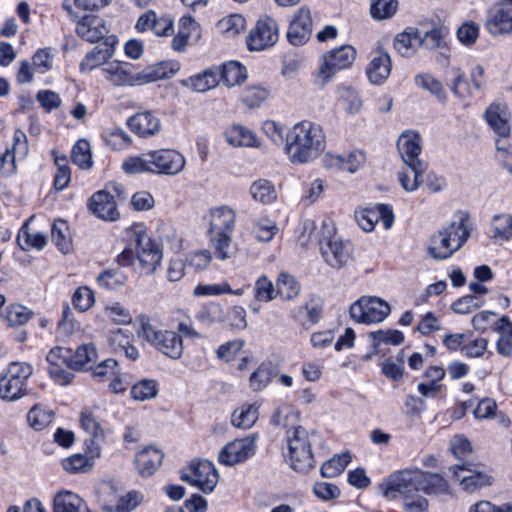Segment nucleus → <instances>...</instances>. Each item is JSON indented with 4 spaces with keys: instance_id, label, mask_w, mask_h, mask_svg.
<instances>
[{
    "instance_id": "nucleus-1",
    "label": "nucleus",
    "mask_w": 512,
    "mask_h": 512,
    "mask_svg": "<svg viewBox=\"0 0 512 512\" xmlns=\"http://www.w3.org/2000/svg\"><path fill=\"white\" fill-rule=\"evenodd\" d=\"M418 491H422L426 495L447 494L449 493V484L438 473L423 471L419 468H409L391 475L383 494L385 497L392 499L396 498L397 495L410 498Z\"/></svg>"
},
{
    "instance_id": "nucleus-2",
    "label": "nucleus",
    "mask_w": 512,
    "mask_h": 512,
    "mask_svg": "<svg viewBox=\"0 0 512 512\" xmlns=\"http://www.w3.org/2000/svg\"><path fill=\"white\" fill-rule=\"evenodd\" d=\"M284 149L293 164L311 162L325 149V134L319 125L299 122L287 131Z\"/></svg>"
},
{
    "instance_id": "nucleus-3",
    "label": "nucleus",
    "mask_w": 512,
    "mask_h": 512,
    "mask_svg": "<svg viewBox=\"0 0 512 512\" xmlns=\"http://www.w3.org/2000/svg\"><path fill=\"white\" fill-rule=\"evenodd\" d=\"M208 218L207 234L215 257L221 261L229 259L231 257L232 234L236 222L235 210L227 205L213 207L209 210Z\"/></svg>"
},
{
    "instance_id": "nucleus-4",
    "label": "nucleus",
    "mask_w": 512,
    "mask_h": 512,
    "mask_svg": "<svg viewBox=\"0 0 512 512\" xmlns=\"http://www.w3.org/2000/svg\"><path fill=\"white\" fill-rule=\"evenodd\" d=\"M467 220L468 217L463 215L459 222L453 221L431 235L427 250L433 259L445 260L463 247L470 235Z\"/></svg>"
},
{
    "instance_id": "nucleus-5",
    "label": "nucleus",
    "mask_w": 512,
    "mask_h": 512,
    "mask_svg": "<svg viewBox=\"0 0 512 512\" xmlns=\"http://www.w3.org/2000/svg\"><path fill=\"white\" fill-rule=\"evenodd\" d=\"M288 461L290 467L301 473H308L315 467L312 441L309 432L297 426L287 430Z\"/></svg>"
},
{
    "instance_id": "nucleus-6",
    "label": "nucleus",
    "mask_w": 512,
    "mask_h": 512,
    "mask_svg": "<svg viewBox=\"0 0 512 512\" xmlns=\"http://www.w3.org/2000/svg\"><path fill=\"white\" fill-rule=\"evenodd\" d=\"M139 321L141 324L140 335L148 343L171 359H179L181 357L183 343L181 337L176 332L157 329L145 315L140 316Z\"/></svg>"
},
{
    "instance_id": "nucleus-7",
    "label": "nucleus",
    "mask_w": 512,
    "mask_h": 512,
    "mask_svg": "<svg viewBox=\"0 0 512 512\" xmlns=\"http://www.w3.org/2000/svg\"><path fill=\"white\" fill-rule=\"evenodd\" d=\"M126 197L124 187L117 182H111L104 190L92 195L88 207L98 218L105 221H115L120 216L117 203L118 201H124Z\"/></svg>"
},
{
    "instance_id": "nucleus-8",
    "label": "nucleus",
    "mask_w": 512,
    "mask_h": 512,
    "mask_svg": "<svg viewBox=\"0 0 512 512\" xmlns=\"http://www.w3.org/2000/svg\"><path fill=\"white\" fill-rule=\"evenodd\" d=\"M33 367L25 362H12L0 377V397L6 401L21 399L27 394V380Z\"/></svg>"
},
{
    "instance_id": "nucleus-9",
    "label": "nucleus",
    "mask_w": 512,
    "mask_h": 512,
    "mask_svg": "<svg viewBox=\"0 0 512 512\" xmlns=\"http://www.w3.org/2000/svg\"><path fill=\"white\" fill-rule=\"evenodd\" d=\"M389 313V304L374 296L361 297L349 309V314L355 322L368 325L382 322Z\"/></svg>"
},
{
    "instance_id": "nucleus-10",
    "label": "nucleus",
    "mask_w": 512,
    "mask_h": 512,
    "mask_svg": "<svg viewBox=\"0 0 512 512\" xmlns=\"http://www.w3.org/2000/svg\"><path fill=\"white\" fill-rule=\"evenodd\" d=\"M218 472L208 460H193L181 472V480L198 487L204 493H210L218 483Z\"/></svg>"
},
{
    "instance_id": "nucleus-11",
    "label": "nucleus",
    "mask_w": 512,
    "mask_h": 512,
    "mask_svg": "<svg viewBox=\"0 0 512 512\" xmlns=\"http://www.w3.org/2000/svg\"><path fill=\"white\" fill-rule=\"evenodd\" d=\"M356 50L351 45H342L322 56L319 77L326 84L337 72L349 68L356 59Z\"/></svg>"
},
{
    "instance_id": "nucleus-12",
    "label": "nucleus",
    "mask_w": 512,
    "mask_h": 512,
    "mask_svg": "<svg viewBox=\"0 0 512 512\" xmlns=\"http://www.w3.org/2000/svg\"><path fill=\"white\" fill-rule=\"evenodd\" d=\"M321 255L327 265L335 269L346 267L352 261V245L334 235L319 241Z\"/></svg>"
},
{
    "instance_id": "nucleus-13",
    "label": "nucleus",
    "mask_w": 512,
    "mask_h": 512,
    "mask_svg": "<svg viewBox=\"0 0 512 512\" xmlns=\"http://www.w3.org/2000/svg\"><path fill=\"white\" fill-rule=\"evenodd\" d=\"M151 173L177 175L185 167V157L173 149L149 151Z\"/></svg>"
},
{
    "instance_id": "nucleus-14",
    "label": "nucleus",
    "mask_w": 512,
    "mask_h": 512,
    "mask_svg": "<svg viewBox=\"0 0 512 512\" xmlns=\"http://www.w3.org/2000/svg\"><path fill=\"white\" fill-rule=\"evenodd\" d=\"M80 427L87 434L84 440L86 453L90 454L91 458L100 457L102 444L105 441V432L91 410L85 409L81 412Z\"/></svg>"
},
{
    "instance_id": "nucleus-15",
    "label": "nucleus",
    "mask_w": 512,
    "mask_h": 512,
    "mask_svg": "<svg viewBox=\"0 0 512 512\" xmlns=\"http://www.w3.org/2000/svg\"><path fill=\"white\" fill-rule=\"evenodd\" d=\"M256 440L257 435L252 434L227 443L219 452L218 461L226 466L246 461L256 452Z\"/></svg>"
},
{
    "instance_id": "nucleus-16",
    "label": "nucleus",
    "mask_w": 512,
    "mask_h": 512,
    "mask_svg": "<svg viewBox=\"0 0 512 512\" xmlns=\"http://www.w3.org/2000/svg\"><path fill=\"white\" fill-rule=\"evenodd\" d=\"M278 40V25L270 17L259 19L247 36V47L250 51H261L273 46Z\"/></svg>"
},
{
    "instance_id": "nucleus-17",
    "label": "nucleus",
    "mask_w": 512,
    "mask_h": 512,
    "mask_svg": "<svg viewBox=\"0 0 512 512\" xmlns=\"http://www.w3.org/2000/svg\"><path fill=\"white\" fill-rule=\"evenodd\" d=\"M136 257L139 265L146 273H153L160 265L162 252L145 233H139L134 240Z\"/></svg>"
},
{
    "instance_id": "nucleus-18",
    "label": "nucleus",
    "mask_w": 512,
    "mask_h": 512,
    "mask_svg": "<svg viewBox=\"0 0 512 512\" xmlns=\"http://www.w3.org/2000/svg\"><path fill=\"white\" fill-rule=\"evenodd\" d=\"M70 356V349L60 346L52 348L46 356L49 375L61 385L69 384L74 377L73 373L64 369L69 368Z\"/></svg>"
},
{
    "instance_id": "nucleus-19",
    "label": "nucleus",
    "mask_w": 512,
    "mask_h": 512,
    "mask_svg": "<svg viewBox=\"0 0 512 512\" xmlns=\"http://www.w3.org/2000/svg\"><path fill=\"white\" fill-rule=\"evenodd\" d=\"M486 27L493 36L512 33V3L500 0L495 4L490 10Z\"/></svg>"
},
{
    "instance_id": "nucleus-20",
    "label": "nucleus",
    "mask_w": 512,
    "mask_h": 512,
    "mask_svg": "<svg viewBox=\"0 0 512 512\" xmlns=\"http://www.w3.org/2000/svg\"><path fill=\"white\" fill-rule=\"evenodd\" d=\"M77 36L81 39L97 43L109 37V28L104 19L96 15H85L76 21L75 28Z\"/></svg>"
},
{
    "instance_id": "nucleus-21",
    "label": "nucleus",
    "mask_w": 512,
    "mask_h": 512,
    "mask_svg": "<svg viewBox=\"0 0 512 512\" xmlns=\"http://www.w3.org/2000/svg\"><path fill=\"white\" fill-rule=\"evenodd\" d=\"M103 507L109 512H130L143 500V495L137 491H130L124 496L117 497L114 486L107 485L102 488Z\"/></svg>"
},
{
    "instance_id": "nucleus-22",
    "label": "nucleus",
    "mask_w": 512,
    "mask_h": 512,
    "mask_svg": "<svg viewBox=\"0 0 512 512\" xmlns=\"http://www.w3.org/2000/svg\"><path fill=\"white\" fill-rule=\"evenodd\" d=\"M118 43V39L115 35L106 37L100 45L95 46L91 51L86 53L85 57L80 63L81 72H90L93 69L109 63L115 52V46Z\"/></svg>"
},
{
    "instance_id": "nucleus-23",
    "label": "nucleus",
    "mask_w": 512,
    "mask_h": 512,
    "mask_svg": "<svg viewBox=\"0 0 512 512\" xmlns=\"http://www.w3.org/2000/svg\"><path fill=\"white\" fill-rule=\"evenodd\" d=\"M397 149L406 166H427V164L419 159L422 151L421 137L418 133L412 131L403 132L397 141Z\"/></svg>"
},
{
    "instance_id": "nucleus-24",
    "label": "nucleus",
    "mask_w": 512,
    "mask_h": 512,
    "mask_svg": "<svg viewBox=\"0 0 512 512\" xmlns=\"http://www.w3.org/2000/svg\"><path fill=\"white\" fill-rule=\"evenodd\" d=\"M485 119L489 126L499 136L496 140L497 150H505V145L502 142L504 138L509 136L510 132L508 124L509 113L506 106L501 104H491L485 112Z\"/></svg>"
},
{
    "instance_id": "nucleus-25",
    "label": "nucleus",
    "mask_w": 512,
    "mask_h": 512,
    "mask_svg": "<svg viewBox=\"0 0 512 512\" xmlns=\"http://www.w3.org/2000/svg\"><path fill=\"white\" fill-rule=\"evenodd\" d=\"M312 32V19L310 10L301 7L293 17L287 31L288 41L295 46L306 43Z\"/></svg>"
},
{
    "instance_id": "nucleus-26",
    "label": "nucleus",
    "mask_w": 512,
    "mask_h": 512,
    "mask_svg": "<svg viewBox=\"0 0 512 512\" xmlns=\"http://www.w3.org/2000/svg\"><path fill=\"white\" fill-rule=\"evenodd\" d=\"M379 218L382 219L386 229L391 227L394 216L388 205L379 204L377 210L366 208L356 212L357 223L366 232H370L375 228Z\"/></svg>"
},
{
    "instance_id": "nucleus-27",
    "label": "nucleus",
    "mask_w": 512,
    "mask_h": 512,
    "mask_svg": "<svg viewBox=\"0 0 512 512\" xmlns=\"http://www.w3.org/2000/svg\"><path fill=\"white\" fill-rule=\"evenodd\" d=\"M130 130L137 136L147 138L159 133L161 122L151 111H143L134 114L127 120Z\"/></svg>"
},
{
    "instance_id": "nucleus-28",
    "label": "nucleus",
    "mask_w": 512,
    "mask_h": 512,
    "mask_svg": "<svg viewBox=\"0 0 512 512\" xmlns=\"http://www.w3.org/2000/svg\"><path fill=\"white\" fill-rule=\"evenodd\" d=\"M103 73L114 86H132L138 84V75L133 74V65L127 62L112 61L103 68Z\"/></svg>"
},
{
    "instance_id": "nucleus-29",
    "label": "nucleus",
    "mask_w": 512,
    "mask_h": 512,
    "mask_svg": "<svg viewBox=\"0 0 512 512\" xmlns=\"http://www.w3.org/2000/svg\"><path fill=\"white\" fill-rule=\"evenodd\" d=\"M391 73L390 55L379 49L375 52L366 67V74L369 81L374 85H382Z\"/></svg>"
},
{
    "instance_id": "nucleus-30",
    "label": "nucleus",
    "mask_w": 512,
    "mask_h": 512,
    "mask_svg": "<svg viewBox=\"0 0 512 512\" xmlns=\"http://www.w3.org/2000/svg\"><path fill=\"white\" fill-rule=\"evenodd\" d=\"M163 453L151 446L144 448L135 455V466L141 476H151L161 465Z\"/></svg>"
},
{
    "instance_id": "nucleus-31",
    "label": "nucleus",
    "mask_w": 512,
    "mask_h": 512,
    "mask_svg": "<svg viewBox=\"0 0 512 512\" xmlns=\"http://www.w3.org/2000/svg\"><path fill=\"white\" fill-rule=\"evenodd\" d=\"M182 85L198 93L206 92L215 88L220 83V68L211 67L201 74L183 80Z\"/></svg>"
},
{
    "instance_id": "nucleus-32",
    "label": "nucleus",
    "mask_w": 512,
    "mask_h": 512,
    "mask_svg": "<svg viewBox=\"0 0 512 512\" xmlns=\"http://www.w3.org/2000/svg\"><path fill=\"white\" fill-rule=\"evenodd\" d=\"M224 136L226 141L234 147H257L258 140L255 133L239 124L228 127Z\"/></svg>"
},
{
    "instance_id": "nucleus-33",
    "label": "nucleus",
    "mask_w": 512,
    "mask_h": 512,
    "mask_svg": "<svg viewBox=\"0 0 512 512\" xmlns=\"http://www.w3.org/2000/svg\"><path fill=\"white\" fill-rule=\"evenodd\" d=\"M97 356V350L94 344H82L76 349L74 354L71 353L69 368L72 370L91 369L90 364L97 359Z\"/></svg>"
},
{
    "instance_id": "nucleus-34",
    "label": "nucleus",
    "mask_w": 512,
    "mask_h": 512,
    "mask_svg": "<svg viewBox=\"0 0 512 512\" xmlns=\"http://www.w3.org/2000/svg\"><path fill=\"white\" fill-rule=\"evenodd\" d=\"M499 333L497 352L505 357L512 354V322L507 316L501 317L494 328Z\"/></svg>"
},
{
    "instance_id": "nucleus-35",
    "label": "nucleus",
    "mask_w": 512,
    "mask_h": 512,
    "mask_svg": "<svg viewBox=\"0 0 512 512\" xmlns=\"http://www.w3.org/2000/svg\"><path fill=\"white\" fill-rule=\"evenodd\" d=\"M51 240L64 254L72 251V239L68 223L63 219L54 221L51 228Z\"/></svg>"
},
{
    "instance_id": "nucleus-36",
    "label": "nucleus",
    "mask_w": 512,
    "mask_h": 512,
    "mask_svg": "<svg viewBox=\"0 0 512 512\" xmlns=\"http://www.w3.org/2000/svg\"><path fill=\"white\" fill-rule=\"evenodd\" d=\"M83 508V500L73 492H59L54 497L53 512H83Z\"/></svg>"
},
{
    "instance_id": "nucleus-37",
    "label": "nucleus",
    "mask_w": 512,
    "mask_h": 512,
    "mask_svg": "<svg viewBox=\"0 0 512 512\" xmlns=\"http://www.w3.org/2000/svg\"><path fill=\"white\" fill-rule=\"evenodd\" d=\"M417 46H419V32L417 29L408 28L395 37L394 47L404 57L412 56Z\"/></svg>"
},
{
    "instance_id": "nucleus-38",
    "label": "nucleus",
    "mask_w": 512,
    "mask_h": 512,
    "mask_svg": "<svg viewBox=\"0 0 512 512\" xmlns=\"http://www.w3.org/2000/svg\"><path fill=\"white\" fill-rule=\"evenodd\" d=\"M249 192L253 200L264 205L271 204L277 199V193L274 184L267 179L255 180Z\"/></svg>"
},
{
    "instance_id": "nucleus-39",
    "label": "nucleus",
    "mask_w": 512,
    "mask_h": 512,
    "mask_svg": "<svg viewBox=\"0 0 512 512\" xmlns=\"http://www.w3.org/2000/svg\"><path fill=\"white\" fill-rule=\"evenodd\" d=\"M276 290L277 296L279 295L282 300L290 301L299 295L301 285L293 275L281 272L276 280Z\"/></svg>"
},
{
    "instance_id": "nucleus-40",
    "label": "nucleus",
    "mask_w": 512,
    "mask_h": 512,
    "mask_svg": "<svg viewBox=\"0 0 512 512\" xmlns=\"http://www.w3.org/2000/svg\"><path fill=\"white\" fill-rule=\"evenodd\" d=\"M406 170H402L398 173V179L401 187L406 192H414L421 184V178L425 172L427 166H406Z\"/></svg>"
},
{
    "instance_id": "nucleus-41",
    "label": "nucleus",
    "mask_w": 512,
    "mask_h": 512,
    "mask_svg": "<svg viewBox=\"0 0 512 512\" xmlns=\"http://www.w3.org/2000/svg\"><path fill=\"white\" fill-rule=\"evenodd\" d=\"M220 68V81L228 87L240 84L246 78L245 68L236 61H230Z\"/></svg>"
},
{
    "instance_id": "nucleus-42",
    "label": "nucleus",
    "mask_w": 512,
    "mask_h": 512,
    "mask_svg": "<svg viewBox=\"0 0 512 512\" xmlns=\"http://www.w3.org/2000/svg\"><path fill=\"white\" fill-rule=\"evenodd\" d=\"M258 416V407L255 404H245L233 412L232 424L239 428L248 429L255 424Z\"/></svg>"
},
{
    "instance_id": "nucleus-43",
    "label": "nucleus",
    "mask_w": 512,
    "mask_h": 512,
    "mask_svg": "<svg viewBox=\"0 0 512 512\" xmlns=\"http://www.w3.org/2000/svg\"><path fill=\"white\" fill-rule=\"evenodd\" d=\"M274 377V370L270 363H262L249 377V387L254 392L265 389Z\"/></svg>"
},
{
    "instance_id": "nucleus-44",
    "label": "nucleus",
    "mask_w": 512,
    "mask_h": 512,
    "mask_svg": "<svg viewBox=\"0 0 512 512\" xmlns=\"http://www.w3.org/2000/svg\"><path fill=\"white\" fill-rule=\"evenodd\" d=\"M292 317L301 325L315 324L320 319L321 307L311 302L299 306L291 311Z\"/></svg>"
},
{
    "instance_id": "nucleus-45",
    "label": "nucleus",
    "mask_w": 512,
    "mask_h": 512,
    "mask_svg": "<svg viewBox=\"0 0 512 512\" xmlns=\"http://www.w3.org/2000/svg\"><path fill=\"white\" fill-rule=\"evenodd\" d=\"M17 243L19 247L28 251L31 248L42 249L46 245V238L41 233L30 234L28 222L24 223L17 235Z\"/></svg>"
},
{
    "instance_id": "nucleus-46",
    "label": "nucleus",
    "mask_w": 512,
    "mask_h": 512,
    "mask_svg": "<svg viewBox=\"0 0 512 512\" xmlns=\"http://www.w3.org/2000/svg\"><path fill=\"white\" fill-rule=\"evenodd\" d=\"M351 461L349 453L334 455L321 466V474L325 478H334L340 475Z\"/></svg>"
},
{
    "instance_id": "nucleus-47",
    "label": "nucleus",
    "mask_w": 512,
    "mask_h": 512,
    "mask_svg": "<svg viewBox=\"0 0 512 512\" xmlns=\"http://www.w3.org/2000/svg\"><path fill=\"white\" fill-rule=\"evenodd\" d=\"M53 418L54 413L41 405H34L27 414L29 425L37 431L45 429L53 421Z\"/></svg>"
},
{
    "instance_id": "nucleus-48",
    "label": "nucleus",
    "mask_w": 512,
    "mask_h": 512,
    "mask_svg": "<svg viewBox=\"0 0 512 512\" xmlns=\"http://www.w3.org/2000/svg\"><path fill=\"white\" fill-rule=\"evenodd\" d=\"M278 231V227L272 219L259 217L254 221L252 233L258 241L269 242Z\"/></svg>"
},
{
    "instance_id": "nucleus-49",
    "label": "nucleus",
    "mask_w": 512,
    "mask_h": 512,
    "mask_svg": "<svg viewBox=\"0 0 512 512\" xmlns=\"http://www.w3.org/2000/svg\"><path fill=\"white\" fill-rule=\"evenodd\" d=\"M72 162L82 169H89L92 166V155L90 144L87 140H78L72 148Z\"/></svg>"
},
{
    "instance_id": "nucleus-50",
    "label": "nucleus",
    "mask_w": 512,
    "mask_h": 512,
    "mask_svg": "<svg viewBox=\"0 0 512 512\" xmlns=\"http://www.w3.org/2000/svg\"><path fill=\"white\" fill-rule=\"evenodd\" d=\"M169 63H159L150 67H147L142 72L138 73V84L155 82L164 78H168L174 73V70L170 68L168 70Z\"/></svg>"
},
{
    "instance_id": "nucleus-51",
    "label": "nucleus",
    "mask_w": 512,
    "mask_h": 512,
    "mask_svg": "<svg viewBox=\"0 0 512 512\" xmlns=\"http://www.w3.org/2000/svg\"><path fill=\"white\" fill-rule=\"evenodd\" d=\"M131 397L138 401L152 399L158 394V385L155 380L143 379L135 383L131 388Z\"/></svg>"
},
{
    "instance_id": "nucleus-52",
    "label": "nucleus",
    "mask_w": 512,
    "mask_h": 512,
    "mask_svg": "<svg viewBox=\"0 0 512 512\" xmlns=\"http://www.w3.org/2000/svg\"><path fill=\"white\" fill-rule=\"evenodd\" d=\"M415 84L429 91L431 94L435 95L439 101L445 102L447 99L446 92L442 86V84L432 77L429 74H418L415 76Z\"/></svg>"
},
{
    "instance_id": "nucleus-53",
    "label": "nucleus",
    "mask_w": 512,
    "mask_h": 512,
    "mask_svg": "<svg viewBox=\"0 0 512 512\" xmlns=\"http://www.w3.org/2000/svg\"><path fill=\"white\" fill-rule=\"evenodd\" d=\"M126 174L151 173L149 153L129 157L121 165Z\"/></svg>"
},
{
    "instance_id": "nucleus-54",
    "label": "nucleus",
    "mask_w": 512,
    "mask_h": 512,
    "mask_svg": "<svg viewBox=\"0 0 512 512\" xmlns=\"http://www.w3.org/2000/svg\"><path fill=\"white\" fill-rule=\"evenodd\" d=\"M254 296L257 301L270 302L277 296L276 287L265 275L259 277L254 284Z\"/></svg>"
},
{
    "instance_id": "nucleus-55",
    "label": "nucleus",
    "mask_w": 512,
    "mask_h": 512,
    "mask_svg": "<svg viewBox=\"0 0 512 512\" xmlns=\"http://www.w3.org/2000/svg\"><path fill=\"white\" fill-rule=\"evenodd\" d=\"M126 282V276L120 270H105L97 277L100 287L107 290H117Z\"/></svg>"
},
{
    "instance_id": "nucleus-56",
    "label": "nucleus",
    "mask_w": 512,
    "mask_h": 512,
    "mask_svg": "<svg viewBox=\"0 0 512 512\" xmlns=\"http://www.w3.org/2000/svg\"><path fill=\"white\" fill-rule=\"evenodd\" d=\"M397 9V0H372L370 13L373 18L382 20L392 17Z\"/></svg>"
},
{
    "instance_id": "nucleus-57",
    "label": "nucleus",
    "mask_w": 512,
    "mask_h": 512,
    "mask_svg": "<svg viewBox=\"0 0 512 512\" xmlns=\"http://www.w3.org/2000/svg\"><path fill=\"white\" fill-rule=\"evenodd\" d=\"M94 459L82 454H75L63 461V468L71 473L86 472L90 470L94 464Z\"/></svg>"
},
{
    "instance_id": "nucleus-58",
    "label": "nucleus",
    "mask_w": 512,
    "mask_h": 512,
    "mask_svg": "<svg viewBox=\"0 0 512 512\" xmlns=\"http://www.w3.org/2000/svg\"><path fill=\"white\" fill-rule=\"evenodd\" d=\"M54 162L57 166L54 186L57 190H63L71 179V172L67 164V158L65 155H57L54 153Z\"/></svg>"
},
{
    "instance_id": "nucleus-59",
    "label": "nucleus",
    "mask_w": 512,
    "mask_h": 512,
    "mask_svg": "<svg viewBox=\"0 0 512 512\" xmlns=\"http://www.w3.org/2000/svg\"><path fill=\"white\" fill-rule=\"evenodd\" d=\"M218 29L228 35H238L245 28V19L239 14H232L218 22Z\"/></svg>"
},
{
    "instance_id": "nucleus-60",
    "label": "nucleus",
    "mask_w": 512,
    "mask_h": 512,
    "mask_svg": "<svg viewBox=\"0 0 512 512\" xmlns=\"http://www.w3.org/2000/svg\"><path fill=\"white\" fill-rule=\"evenodd\" d=\"M268 96L269 92L266 88L249 86L242 92L241 99L249 108H253L260 106Z\"/></svg>"
},
{
    "instance_id": "nucleus-61",
    "label": "nucleus",
    "mask_w": 512,
    "mask_h": 512,
    "mask_svg": "<svg viewBox=\"0 0 512 512\" xmlns=\"http://www.w3.org/2000/svg\"><path fill=\"white\" fill-rule=\"evenodd\" d=\"M494 238L509 240L512 238V215H496L493 218Z\"/></svg>"
},
{
    "instance_id": "nucleus-62",
    "label": "nucleus",
    "mask_w": 512,
    "mask_h": 512,
    "mask_svg": "<svg viewBox=\"0 0 512 512\" xmlns=\"http://www.w3.org/2000/svg\"><path fill=\"white\" fill-rule=\"evenodd\" d=\"M118 368V362L112 358L105 359L101 361L98 365H96L92 369V377L94 380L102 382L110 379L112 376L116 375V371Z\"/></svg>"
},
{
    "instance_id": "nucleus-63",
    "label": "nucleus",
    "mask_w": 512,
    "mask_h": 512,
    "mask_svg": "<svg viewBox=\"0 0 512 512\" xmlns=\"http://www.w3.org/2000/svg\"><path fill=\"white\" fill-rule=\"evenodd\" d=\"M32 312L20 304L11 305L6 313V320L10 326H21L29 321Z\"/></svg>"
},
{
    "instance_id": "nucleus-64",
    "label": "nucleus",
    "mask_w": 512,
    "mask_h": 512,
    "mask_svg": "<svg viewBox=\"0 0 512 512\" xmlns=\"http://www.w3.org/2000/svg\"><path fill=\"white\" fill-rule=\"evenodd\" d=\"M93 303L94 293L90 288L84 286L76 289L72 297V304L75 309L84 312L91 308Z\"/></svg>"
}]
</instances>
